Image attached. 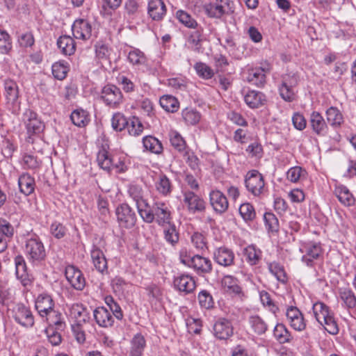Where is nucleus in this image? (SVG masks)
I'll return each mask as SVG.
<instances>
[{"mask_svg": "<svg viewBox=\"0 0 356 356\" xmlns=\"http://www.w3.org/2000/svg\"><path fill=\"white\" fill-rule=\"evenodd\" d=\"M35 307L41 319L49 326L64 330L65 323L63 316L55 309V301L51 295L45 292L40 293L35 299Z\"/></svg>", "mask_w": 356, "mask_h": 356, "instance_id": "nucleus-1", "label": "nucleus"}, {"mask_svg": "<svg viewBox=\"0 0 356 356\" xmlns=\"http://www.w3.org/2000/svg\"><path fill=\"white\" fill-rule=\"evenodd\" d=\"M124 156H112L107 148L102 146L97 154L98 165L108 172L115 171L116 173L124 172L127 170Z\"/></svg>", "mask_w": 356, "mask_h": 356, "instance_id": "nucleus-2", "label": "nucleus"}, {"mask_svg": "<svg viewBox=\"0 0 356 356\" xmlns=\"http://www.w3.org/2000/svg\"><path fill=\"white\" fill-rule=\"evenodd\" d=\"M312 309L316 321L329 334L332 335L338 334L339 330L334 313L325 304L317 302L314 304Z\"/></svg>", "mask_w": 356, "mask_h": 356, "instance_id": "nucleus-3", "label": "nucleus"}, {"mask_svg": "<svg viewBox=\"0 0 356 356\" xmlns=\"http://www.w3.org/2000/svg\"><path fill=\"white\" fill-rule=\"evenodd\" d=\"M5 106L13 114H17L21 108V100L19 86L11 79L3 81Z\"/></svg>", "mask_w": 356, "mask_h": 356, "instance_id": "nucleus-4", "label": "nucleus"}, {"mask_svg": "<svg viewBox=\"0 0 356 356\" xmlns=\"http://www.w3.org/2000/svg\"><path fill=\"white\" fill-rule=\"evenodd\" d=\"M22 121L27 134L26 140L33 143L34 140L33 136L42 133L44 129V124L38 118V114L31 109H26L24 112Z\"/></svg>", "mask_w": 356, "mask_h": 356, "instance_id": "nucleus-5", "label": "nucleus"}, {"mask_svg": "<svg viewBox=\"0 0 356 356\" xmlns=\"http://www.w3.org/2000/svg\"><path fill=\"white\" fill-rule=\"evenodd\" d=\"M24 253L28 260L33 264L41 261L46 256L44 245L38 236L26 239Z\"/></svg>", "mask_w": 356, "mask_h": 356, "instance_id": "nucleus-6", "label": "nucleus"}, {"mask_svg": "<svg viewBox=\"0 0 356 356\" xmlns=\"http://www.w3.org/2000/svg\"><path fill=\"white\" fill-rule=\"evenodd\" d=\"M245 184L248 191L254 197H260L264 193V177L257 170H253L247 173Z\"/></svg>", "mask_w": 356, "mask_h": 356, "instance_id": "nucleus-7", "label": "nucleus"}, {"mask_svg": "<svg viewBox=\"0 0 356 356\" xmlns=\"http://www.w3.org/2000/svg\"><path fill=\"white\" fill-rule=\"evenodd\" d=\"M101 98L105 104L110 108H117L123 102V95L119 88L108 84L102 90Z\"/></svg>", "mask_w": 356, "mask_h": 356, "instance_id": "nucleus-8", "label": "nucleus"}, {"mask_svg": "<svg viewBox=\"0 0 356 356\" xmlns=\"http://www.w3.org/2000/svg\"><path fill=\"white\" fill-rule=\"evenodd\" d=\"M302 252V261L307 266H312L314 260L320 258L323 254V249L319 243L307 242L302 244L300 248Z\"/></svg>", "mask_w": 356, "mask_h": 356, "instance_id": "nucleus-9", "label": "nucleus"}, {"mask_svg": "<svg viewBox=\"0 0 356 356\" xmlns=\"http://www.w3.org/2000/svg\"><path fill=\"white\" fill-rule=\"evenodd\" d=\"M285 316L289 326L297 332L306 329L307 321L302 312L296 306H289L286 309Z\"/></svg>", "mask_w": 356, "mask_h": 356, "instance_id": "nucleus-10", "label": "nucleus"}, {"mask_svg": "<svg viewBox=\"0 0 356 356\" xmlns=\"http://www.w3.org/2000/svg\"><path fill=\"white\" fill-rule=\"evenodd\" d=\"M13 318L15 321L26 328L34 325V316L31 309L22 303L16 304L12 309Z\"/></svg>", "mask_w": 356, "mask_h": 356, "instance_id": "nucleus-11", "label": "nucleus"}, {"mask_svg": "<svg viewBox=\"0 0 356 356\" xmlns=\"http://www.w3.org/2000/svg\"><path fill=\"white\" fill-rule=\"evenodd\" d=\"M118 222L120 227L132 228L136 222V215L127 204H122L115 211Z\"/></svg>", "mask_w": 356, "mask_h": 356, "instance_id": "nucleus-12", "label": "nucleus"}, {"mask_svg": "<svg viewBox=\"0 0 356 356\" xmlns=\"http://www.w3.org/2000/svg\"><path fill=\"white\" fill-rule=\"evenodd\" d=\"M298 84V79L295 74H285L282 78V83L279 86L281 97L286 102H292L295 99L294 88Z\"/></svg>", "mask_w": 356, "mask_h": 356, "instance_id": "nucleus-13", "label": "nucleus"}, {"mask_svg": "<svg viewBox=\"0 0 356 356\" xmlns=\"http://www.w3.org/2000/svg\"><path fill=\"white\" fill-rule=\"evenodd\" d=\"M231 0H216L204 6V10L210 17L220 18L224 14L232 12Z\"/></svg>", "mask_w": 356, "mask_h": 356, "instance_id": "nucleus-14", "label": "nucleus"}, {"mask_svg": "<svg viewBox=\"0 0 356 356\" xmlns=\"http://www.w3.org/2000/svg\"><path fill=\"white\" fill-rule=\"evenodd\" d=\"M181 262L193 268L197 273H209L212 270V264L209 259L196 254L192 257L181 259Z\"/></svg>", "mask_w": 356, "mask_h": 356, "instance_id": "nucleus-15", "label": "nucleus"}, {"mask_svg": "<svg viewBox=\"0 0 356 356\" xmlns=\"http://www.w3.org/2000/svg\"><path fill=\"white\" fill-rule=\"evenodd\" d=\"M270 71V67L268 64L263 67L249 68L246 72L245 80L257 87H262L266 81V74Z\"/></svg>", "mask_w": 356, "mask_h": 356, "instance_id": "nucleus-16", "label": "nucleus"}, {"mask_svg": "<svg viewBox=\"0 0 356 356\" xmlns=\"http://www.w3.org/2000/svg\"><path fill=\"white\" fill-rule=\"evenodd\" d=\"M183 202L190 213H200L205 210V202L194 192L186 191L183 193Z\"/></svg>", "mask_w": 356, "mask_h": 356, "instance_id": "nucleus-17", "label": "nucleus"}, {"mask_svg": "<svg viewBox=\"0 0 356 356\" xmlns=\"http://www.w3.org/2000/svg\"><path fill=\"white\" fill-rule=\"evenodd\" d=\"M72 31L76 39L87 40L92 36V26L87 19H78L74 22Z\"/></svg>", "mask_w": 356, "mask_h": 356, "instance_id": "nucleus-18", "label": "nucleus"}, {"mask_svg": "<svg viewBox=\"0 0 356 356\" xmlns=\"http://www.w3.org/2000/svg\"><path fill=\"white\" fill-rule=\"evenodd\" d=\"M65 277L71 286L81 291L86 286V280L81 271L74 266H68L65 268Z\"/></svg>", "mask_w": 356, "mask_h": 356, "instance_id": "nucleus-19", "label": "nucleus"}, {"mask_svg": "<svg viewBox=\"0 0 356 356\" xmlns=\"http://www.w3.org/2000/svg\"><path fill=\"white\" fill-rule=\"evenodd\" d=\"M221 285L223 290L229 294L240 298H243L245 296L239 280L233 275H225L222 278Z\"/></svg>", "mask_w": 356, "mask_h": 356, "instance_id": "nucleus-20", "label": "nucleus"}, {"mask_svg": "<svg viewBox=\"0 0 356 356\" xmlns=\"http://www.w3.org/2000/svg\"><path fill=\"white\" fill-rule=\"evenodd\" d=\"M90 259L95 269L102 274L108 273V263L102 250L93 245L90 252Z\"/></svg>", "mask_w": 356, "mask_h": 356, "instance_id": "nucleus-21", "label": "nucleus"}, {"mask_svg": "<svg viewBox=\"0 0 356 356\" xmlns=\"http://www.w3.org/2000/svg\"><path fill=\"white\" fill-rule=\"evenodd\" d=\"M173 284L177 291L184 294L193 292L196 287L193 277L186 274H181L175 277L174 278Z\"/></svg>", "mask_w": 356, "mask_h": 356, "instance_id": "nucleus-22", "label": "nucleus"}, {"mask_svg": "<svg viewBox=\"0 0 356 356\" xmlns=\"http://www.w3.org/2000/svg\"><path fill=\"white\" fill-rule=\"evenodd\" d=\"M209 201L213 210L220 214L225 213L229 207L227 197L219 190H212L210 191Z\"/></svg>", "mask_w": 356, "mask_h": 356, "instance_id": "nucleus-23", "label": "nucleus"}, {"mask_svg": "<svg viewBox=\"0 0 356 356\" xmlns=\"http://www.w3.org/2000/svg\"><path fill=\"white\" fill-rule=\"evenodd\" d=\"M155 220L159 225L165 226L171 220V212L168 204L163 202H156L153 204Z\"/></svg>", "mask_w": 356, "mask_h": 356, "instance_id": "nucleus-24", "label": "nucleus"}, {"mask_svg": "<svg viewBox=\"0 0 356 356\" xmlns=\"http://www.w3.org/2000/svg\"><path fill=\"white\" fill-rule=\"evenodd\" d=\"M213 334L219 339H227L233 334V326L230 321L221 318L213 326Z\"/></svg>", "mask_w": 356, "mask_h": 356, "instance_id": "nucleus-25", "label": "nucleus"}, {"mask_svg": "<svg viewBox=\"0 0 356 356\" xmlns=\"http://www.w3.org/2000/svg\"><path fill=\"white\" fill-rule=\"evenodd\" d=\"M213 258L218 264L228 267L234 264L235 254L231 249L222 246L214 250Z\"/></svg>", "mask_w": 356, "mask_h": 356, "instance_id": "nucleus-26", "label": "nucleus"}, {"mask_svg": "<svg viewBox=\"0 0 356 356\" xmlns=\"http://www.w3.org/2000/svg\"><path fill=\"white\" fill-rule=\"evenodd\" d=\"M15 265L17 278L20 280L24 287L30 286L32 284V278L27 273L26 265L24 257L21 255L15 257Z\"/></svg>", "mask_w": 356, "mask_h": 356, "instance_id": "nucleus-27", "label": "nucleus"}, {"mask_svg": "<svg viewBox=\"0 0 356 356\" xmlns=\"http://www.w3.org/2000/svg\"><path fill=\"white\" fill-rule=\"evenodd\" d=\"M68 309L67 314L70 318L80 325L85 323L88 318V313L83 305L74 303L70 305H67Z\"/></svg>", "mask_w": 356, "mask_h": 356, "instance_id": "nucleus-28", "label": "nucleus"}, {"mask_svg": "<svg viewBox=\"0 0 356 356\" xmlns=\"http://www.w3.org/2000/svg\"><path fill=\"white\" fill-rule=\"evenodd\" d=\"M167 8L162 0H149L147 6V13L154 21L163 19L166 15Z\"/></svg>", "mask_w": 356, "mask_h": 356, "instance_id": "nucleus-29", "label": "nucleus"}, {"mask_svg": "<svg viewBox=\"0 0 356 356\" xmlns=\"http://www.w3.org/2000/svg\"><path fill=\"white\" fill-rule=\"evenodd\" d=\"M309 123L313 131L319 136H325L327 133L328 127L323 115L318 111H313L310 114Z\"/></svg>", "mask_w": 356, "mask_h": 356, "instance_id": "nucleus-30", "label": "nucleus"}, {"mask_svg": "<svg viewBox=\"0 0 356 356\" xmlns=\"http://www.w3.org/2000/svg\"><path fill=\"white\" fill-rule=\"evenodd\" d=\"M334 194L340 203L345 207H352L355 204V198L347 186L338 184L335 186Z\"/></svg>", "mask_w": 356, "mask_h": 356, "instance_id": "nucleus-31", "label": "nucleus"}, {"mask_svg": "<svg viewBox=\"0 0 356 356\" xmlns=\"http://www.w3.org/2000/svg\"><path fill=\"white\" fill-rule=\"evenodd\" d=\"M93 316L96 323L102 327H111L114 318L111 312L104 307H97L94 310Z\"/></svg>", "mask_w": 356, "mask_h": 356, "instance_id": "nucleus-32", "label": "nucleus"}, {"mask_svg": "<svg viewBox=\"0 0 356 356\" xmlns=\"http://www.w3.org/2000/svg\"><path fill=\"white\" fill-rule=\"evenodd\" d=\"M248 323L252 332L256 335H262L268 330L266 322L259 315H250L248 318Z\"/></svg>", "mask_w": 356, "mask_h": 356, "instance_id": "nucleus-33", "label": "nucleus"}, {"mask_svg": "<svg viewBox=\"0 0 356 356\" xmlns=\"http://www.w3.org/2000/svg\"><path fill=\"white\" fill-rule=\"evenodd\" d=\"M156 191L161 195L167 196L172 191V183L170 179L163 173H160L154 178Z\"/></svg>", "mask_w": 356, "mask_h": 356, "instance_id": "nucleus-34", "label": "nucleus"}, {"mask_svg": "<svg viewBox=\"0 0 356 356\" xmlns=\"http://www.w3.org/2000/svg\"><path fill=\"white\" fill-rule=\"evenodd\" d=\"M18 186L22 193L29 195L34 192L35 179L28 173H23L18 179Z\"/></svg>", "mask_w": 356, "mask_h": 356, "instance_id": "nucleus-35", "label": "nucleus"}, {"mask_svg": "<svg viewBox=\"0 0 356 356\" xmlns=\"http://www.w3.org/2000/svg\"><path fill=\"white\" fill-rule=\"evenodd\" d=\"M145 346L143 335L140 333L135 334L130 341L129 356H142Z\"/></svg>", "mask_w": 356, "mask_h": 356, "instance_id": "nucleus-36", "label": "nucleus"}, {"mask_svg": "<svg viewBox=\"0 0 356 356\" xmlns=\"http://www.w3.org/2000/svg\"><path fill=\"white\" fill-rule=\"evenodd\" d=\"M246 104L251 108H257L264 105L266 101L265 95L259 91L250 90L244 97Z\"/></svg>", "mask_w": 356, "mask_h": 356, "instance_id": "nucleus-37", "label": "nucleus"}, {"mask_svg": "<svg viewBox=\"0 0 356 356\" xmlns=\"http://www.w3.org/2000/svg\"><path fill=\"white\" fill-rule=\"evenodd\" d=\"M58 47L65 55H72L76 50V44L72 38L69 35H62L57 40Z\"/></svg>", "mask_w": 356, "mask_h": 356, "instance_id": "nucleus-38", "label": "nucleus"}, {"mask_svg": "<svg viewBox=\"0 0 356 356\" xmlns=\"http://www.w3.org/2000/svg\"><path fill=\"white\" fill-rule=\"evenodd\" d=\"M246 261L251 266L259 264L262 257V252L254 245L247 246L243 250Z\"/></svg>", "mask_w": 356, "mask_h": 356, "instance_id": "nucleus-39", "label": "nucleus"}, {"mask_svg": "<svg viewBox=\"0 0 356 356\" xmlns=\"http://www.w3.org/2000/svg\"><path fill=\"white\" fill-rule=\"evenodd\" d=\"M143 147L146 150L155 154H160L163 152V145L160 140L152 136H147L143 138Z\"/></svg>", "mask_w": 356, "mask_h": 356, "instance_id": "nucleus-40", "label": "nucleus"}, {"mask_svg": "<svg viewBox=\"0 0 356 356\" xmlns=\"http://www.w3.org/2000/svg\"><path fill=\"white\" fill-rule=\"evenodd\" d=\"M327 121L332 127H339L343 122V117L341 111L334 106H331L325 112Z\"/></svg>", "mask_w": 356, "mask_h": 356, "instance_id": "nucleus-41", "label": "nucleus"}, {"mask_svg": "<svg viewBox=\"0 0 356 356\" xmlns=\"http://www.w3.org/2000/svg\"><path fill=\"white\" fill-rule=\"evenodd\" d=\"M128 61L133 65H145L147 63V58L145 54L139 49L131 47L127 55Z\"/></svg>", "mask_w": 356, "mask_h": 356, "instance_id": "nucleus-42", "label": "nucleus"}, {"mask_svg": "<svg viewBox=\"0 0 356 356\" xmlns=\"http://www.w3.org/2000/svg\"><path fill=\"white\" fill-rule=\"evenodd\" d=\"M70 119L74 125L79 127L86 126L90 122L88 112L81 108L74 110L71 113Z\"/></svg>", "mask_w": 356, "mask_h": 356, "instance_id": "nucleus-43", "label": "nucleus"}, {"mask_svg": "<svg viewBox=\"0 0 356 356\" xmlns=\"http://www.w3.org/2000/svg\"><path fill=\"white\" fill-rule=\"evenodd\" d=\"M161 106L166 111L175 113L179 108V103L177 98L172 95H163L159 100Z\"/></svg>", "mask_w": 356, "mask_h": 356, "instance_id": "nucleus-44", "label": "nucleus"}, {"mask_svg": "<svg viewBox=\"0 0 356 356\" xmlns=\"http://www.w3.org/2000/svg\"><path fill=\"white\" fill-rule=\"evenodd\" d=\"M273 335L280 343H288L291 340L290 332L282 323H277L275 325L273 330Z\"/></svg>", "mask_w": 356, "mask_h": 356, "instance_id": "nucleus-45", "label": "nucleus"}, {"mask_svg": "<svg viewBox=\"0 0 356 356\" xmlns=\"http://www.w3.org/2000/svg\"><path fill=\"white\" fill-rule=\"evenodd\" d=\"M270 273L280 282L286 283L287 276L283 266L277 262L273 261L268 265Z\"/></svg>", "mask_w": 356, "mask_h": 356, "instance_id": "nucleus-46", "label": "nucleus"}, {"mask_svg": "<svg viewBox=\"0 0 356 356\" xmlns=\"http://www.w3.org/2000/svg\"><path fill=\"white\" fill-rule=\"evenodd\" d=\"M339 296L346 307L349 309L356 307V296L348 288H342L339 291Z\"/></svg>", "mask_w": 356, "mask_h": 356, "instance_id": "nucleus-47", "label": "nucleus"}, {"mask_svg": "<svg viewBox=\"0 0 356 356\" xmlns=\"http://www.w3.org/2000/svg\"><path fill=\"white\" fill-rule=\"evenodd\" d=\"M51 71L53 76L58 80L65 79L69 71V66L65 61L56 62L52 65Z\"/></svg>", "mask_w": 356, "mask_h": 356, "instance_id": "nucleus-48", "label": "nucleus"}, {"mask_svg": "<svg viewBox=\"0 0 356 356\" xmlns=\"http://www.w3.org/2000/svg\"><path fill=\"white\" fill-rule=\"evenodd\" d=\"M170 144L179 152H185L186 144L181 134L175 130L169 133Z\"/></svg>", "mask_w": 356, "mask_h": 356, "instance_id": "nucleus-49", "label": "nucleus"}, {"mask_svg": "<svg viewBox=\"0 0 356 356\" xmlns=\"http://www.w3.org/2000/svg\"><path fill=\"white\" fill-rule=\"evenodd\" d=\"M136 208L140 216L144 222L151 223L154 220L155 214L154 209H150L148 202L140 204V206H137Z\"/></svg>", "mask_w": 356, "mask_h": 356, "instance_id": "nucleus-50", "label": "nucleus"}, {"mask_svg": "<svg viewBox=\"0 0 356 356\" xmlns=\"http://www.w3.org/2000/svg\"><path fill=\"white\" fill-rule=\"evenodd\" d=\"M175 16L179 22L186 27L189 29L197 28V22L187 12L182 10H179L176 12Z\"/></svg>", "mask_w": 356, "mask_h": 356, "instance_id": "nucleus-51", "label": "nucleus"}, {"mask_svg": "<svg viewBox=\"0 0 356 356\" xmlns=\"http://www.w3.org/2000/svg\"><path fill=\"white\" fill-rule=\"evenodd\" d=\"M128 192L129 196L135 202L136 207L147 202L144 197V191L141 186L138 185H131Z\"/></svg>", "mask_w": 356, "mask_h": 356, "instance_id": "nucleus-52", "label": "nucleus"}, {"mask_svg": "<svg viewBox=\"0 0 356 356\" xmlns=\"http://www.w3.org/2000/svg\"><path fill=\"white\" fill-rule=\"evenodd\" d=\"M165 225L163 229L164 238L168 243L174 245L179 241V232L174 224L169 222Z\"/></svg>", "mask_w": 356, "mask_h": 356, "instance_id": "nucleus-53", "label": "nucleus"}, {"mask_svg": "<svg viewBox=\"0 0 356 356\" xmlns=\"http://www.w3.org/2000/svg\"><path fill=\"white\" fill-rule=\"evenodd\" d=\"M13 48L12 40L10 35L4 30H0V53L8 54Z\"/></svg>", "mask_w": 356, "mask_h": 356, "instance_id": "nucleus-54", "label": "nucleus"}, {"mask_svg": "<svg viewBox=\"0 0 356 356\" xmlns=\"http://www.w3.org/2000/svg\"><path fill=\"white\" fill-rule=\"evenodd\" d=\"M191 242L197 251H204L207 249L206 238L202 233H193L191 236Z\"/></svg>", "mask_w": 356, "mask_h": 356, "instance_id": "nucleus-55", "label": "nucleus"}, {"mask_svg": "<svg viewBox=\"0 0 356 356\" xmlns=\"http://www.w3.org/2000/svg\"><path fill=\"white\" fill-rule=\"evenodd\" d=\"M266 228L268 232H277L279 230V221L275 214L266 212L264 215Z\"/></svg>", "mask_w": 356, "mask_h": 356, "instance_id": "nucleus-56", "label": "nucleus"}, {"mask_svg": "<svg viewBox=\"0 0 356 356\" xmlns=\"http://www.w3.org/2000/svg\"><path fill=\"white\" fill-rule=\"evenodd\" d=\"M127 119L121 113H115L111 119V126L116 131H122L128 125Z\"/></svg>", "mask_w": 356, "mask_h": 356, "instance_id": "nucleus-57", "label": "nucleus"}, {"mask_svg": "<svg viewBox=\"0 0 356 356\" xmlns=\"http://www.w3.org/2000/svg\"><path fill=\"white\" fill-rule=\"evenodd\" d=\"M194 69L197 75L204 79H209L214 75L213 70L209 65L202 62L196 63Z\"/></svg>", "mask_w": 356, "mask_h": 356, "instance_id": "nucleus-58", "label": "nucleus"}, {"mask_svg": "<svg viewBox=\"0 0 356 356\" xmlns=\"http://www.w3.org/2000/svg\"><path fill=\"white\" fill-rule=\"evenodd\" d=\"M182 117L186 124L195 125L200 120L201 115L195 110L186 108L182 111Z\"/></svg>", "mask_w": 356, "mask_h": 356, "instance_id": "nucleus-59", "label": "nucleus"}, {"mask_svg": "<svg viewBox=\"0 0 356 356\" xmlns=\"http://www.w3.org/2000/svg\"><path fill=\"white\" fill-rule=\"evenodd\" d=\"M95 57L97 60H108L111 54V49L102 42H97L95 46Z\"/></svg>", "mask_w": 356, "mask_h": 356, "instance_id": "nucleus-60", "label": "nucleus"}, {"mask_svg": "<svg viewBox=\"0 0 356 356\" xmlns=\"http://www.w3.org/2000/svg\"><path fill=\"white\" fill-rule=\"evenodd\" d=\"M239 213L245 221L252 220L256 216L253 206L250 203H243L239 207Z\"/></svg>", "mask_w": 356, "mask_h": 356, "instance_id": "nucleus-61", "label": "nucleus"}, {"mask_svg": "<svg viewBox=\"0 0 356 356\" xmlns=\"http://www.w3.org/2000/svg\"><path fill=\"white\" fill-rule=\"evenodd\" d=\"M35 40L33 35L30 31L19 33L17 36V43L20 47H31L34 44Z\"/></svg>", "mask_w": 356, "mask_h": 356, "instance_id": "nucleus-62", "label": "nucleus"}, {"mask_svg": "<svg viewBox=\"0 0 356 356\" xmlns=\"http://www.w3.org/2000/svg\"><path fill=\"white\" fill-rule=\"evenodd\" d=\"M198 301L201 307L204 309L213 307L214 303L212 296L207 290H202L199 293Z\"/></svg>", "mask_w": 356, "mask_h": 356, "instance_id": "nucleus-63", "label": "nucleus"}, {"mask_svg": "<svg viewBox=\"0 0 356 356\" xmlns=\"http://www.w3.org/2000/svg\"><path fill=\"white\" fill-rule=\"evenodd\" d=\"M126 127H127L129 134L134 136L140 135L143 131V126L137 118H134L130 122L129 121Z\"/></svg>", "mask_w": 356, "mask_h": 356, "instance_id": "nucleus-64", "label": "nucleus"}]
</instances>
